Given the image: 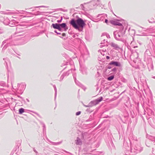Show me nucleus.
Segmentation results:
<instances>
[{"mask_svg":"<svg viewBox=\"0 0 155 155\" xmlns=\"http://www.w3.org/2000/svg\"><path fill=\"white\" fill-rule=\"evenodd\" d=\"M70 23L75 29L78 30L79 28H83L85 25L84 21L81 18H78L76 21L72 19L70 22Z\"/></svg>","mask_w":155,"mask_h":155,"instance_id":"nucleus-1","label":"nucleus"},{"mask_svg":"<svg viewBox=\"0 0 155 155\" xmlns=\"http://www.w3.org/2000/svg\"><path fill=\"white\" fill-rule=\"evenodd\" d=\"M110 23L114 25H117L120 26L122 25L118 21L116 20H113L110 21Z\"/></svg>","mask_w":155,"mask_h":155,"instance_id":"nucleus-2","label":"nucleus"},{"mask_svg":"<svg viewBox=\"0 0 155 155\" xmlns=\"http://www.w3.org/2000/svg\"><path fill=\"white\" fill-rule=\"evenodd\" d=\"M109 64L110 65H114L116 66H118L119 65L118 63L114 61H111Z\"/></svg>","mask_w":155,"mask_h":155,"instance_id":"nucleus-3","label":"nucleus"},{"mask_svg":"<svg viewBox=\"0 0 155 155\" xmlns=\"http://www.w3.org/2000/svg\"><path fill=\"white\" fill-rule=\"evenodd\" d=\"M52 25L54 28L57 29L60 26V25L57 23L52 24Z\"/></svg>","mask_w":155,"mask_h":155,"instance_id":"nucleus-4","label":"nucleus"},{"mask_svg":"<svg viewBox=\"0 0 155 155\" xmlns=\"http://www.w3.org/2000/svg\"><path fill=\"white\" fill-rule=\"evenodd\" d=\"M77 144L81 145L82 144L81 142L80 139H78L76 143Z\"/></svg>","mask_w":155,"mask_h":155,"instance_id":"nucleus-5","label":"nucleus"},{"mask_svg":"<svg viewBox=\"0 0 155 155\" xmlns=\"http://www.w3.org/2000/svg\"><path fill=\"white\" fill-rule=\"evenodd\" d=\"M60 26L62 28H64L66 26V24L65 23H63L61 24H59Z\"/></svg>","mask_w":155,"mask_h":155,"instance_id":"nucleus-6","label":"nucleus"},{"mask_svg":"<svg viewBox=\"0 0 155 155\" xmlns=\"http://www.w3.org/2000/svg\"><path fill=\"white\" fill-rule=\"evenodd\" d=\"M19 111L20 114H21L24 112V109L23 108H21L19 109Z\"/></svg>","mask_w":155,"mask_h":155,"instance_id":"nucleus-7","label":"nucleus"},{"mask_svg":"<svg viewBox=\"0 0 155 155\" xmlns=\"http://www.w3.org/2000/svg\"><path fill=\"white\" fill-rule=\"evenodd\" d=\"M114 76H111L109 77L107 79L109 81H111L114 79Z\"/></svg>","mask_w":155,"mask_h":155,"instance_id":"nucleus-8","label":"nucleus"},{"mask_svg":"<svg viewBox=\"0 0 155 155\" xmlns=\"http://www.w3.org/2000/svg\"><path fill=\"white\" fill-rule=\"evenodd\" d=\"M81 112L80 111H78L76 113V115H78L81 114Z\"/></svg>","mask_w":155,"mask_h":155,"instance_id":"nucleus-9","label":"nucleus"},{"mask_svg":"<svg viewBox=\"0 0 155 155\" xmlns=\"http://www.w3.org/2000/svg\"><path fill=\"white\" fill-rule=\"evenodd\" d=\"M66 35V34L65 33H63L62 34V36L63 37L65 36Z\"/></svg>","mask_w":155,"mask_h":155,"instance_id":"nucleus-10","label":"nucleus"},{"mask_svg":"<svg viewBox=\"0 0 155 155\" xmlns=\"http://www.w3.org/2000/svg\"><path fill=\"white\" fill-rule=\"evenodd\" d=\"M57 29H58L60 31H61V28L60 27V26H59V28H58Z\"/></svg>","mask_w":155,"mask_h":155,"instance_id":"nucleus-11","label":"nucleus"},{"mask_svg":"<svg viewBox=\"0 0 155 155\" xmlns=\"http://www.w3.org/2000/svg\"><path fill=\"white\" fill-rule=\"evenodd\" d=\"M107 22H108V20L107 19H106L105 20V22L106 23H107Z\"/></svg>","mask_w":155,"mask_h":155,"instance_id":"nucleus-12","label":"nucleus"},{"mask_svg":"<svg viewBox=\"0 0 155 155\" xmlns=\"http://www.w3.org/2000/svg\"><path fill=\"white\" fill-rule=\"evenodd\" d=\"M106 58H107V59H109L110 57H109V56H107L106 57Z\"/></svg>","mask_w":155,"mask_h":155,"instance_id":"nucleus-13","label":"nucleus"},{"mask_svg":"<svg viewBox=\"0 0 155 155\" xmlns=\"http://www.w3.org/2000/svg\"><path fill=\"white\" fill-rule=\"evenodd\" d=\"M110 68H111L110 67H108V68H109V69H110Z\"/></svg>","mask_w":155,"mask_h":155,"instance_id":"nucleus-14","label":"nucleus"},{"mask_svg":"<svg viewBox=\"0 0 155 155\" xmlns=\"http://www.w3.org/2000/svg\"><path fill=\"white\" fill-rule=\"evenodd\" d=\"M55 32L57 33H58L57 32H56V31H55Z\"/></svg>","mask_w":155,"mask_h":155,"instance_id":"nucleus-15","label":"nucleus"},{"mask_svg":"<svg viewBox=\"0 0 155 155\" xmlns=\"http://www.w3.org/2000/svg\"><path fill=\"white\" fill-rule=\"evenodd\" d=\"M101 101V100H100L99 101V102H100Z\"/></svg>","mask_w":155,"mask_h":155,"instance_id":"nucleus-16","label":"nucleus"},{"mask_svg":"<svg viewBox=\"0 0 155 155\" xmlns=\"http://www.w3.org/2000/svg\"><path fill=\"white\" fill-rule=\"evenodd\" d=\"M57 34H60V33H57Z\"/></svg>","mask_w":155,"mask_h":155,"instance_id":"nucleus-17","label":"nucleus"}]
</instances>
